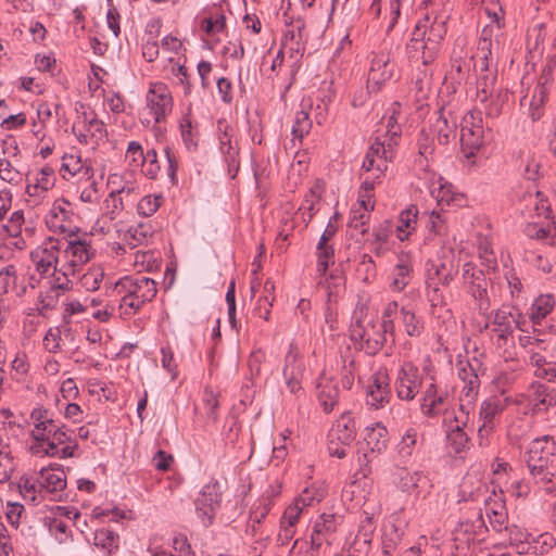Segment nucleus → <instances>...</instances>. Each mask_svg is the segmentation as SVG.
<instances>
[{
    "label": "nucleus",
    "mask_w": 556,
    "mask_h": 556,
    "mask_svg": "<svg viewBox=\"0 0 556 556\" xmlns=\"http://www.w3.org/2000/svg\"><path fill=\"white\" fill-rule=\"evenodd\" d=\"M46 525L49 533L59 542L66 543L72 539V531L68 525L60 518H47Z\"/></svg>",
    "instance_id": "63"
},
{
    "label": "nucleus",
    "mask_w": 556,
    "mask_h": 556,
    "mask_svg": "<svg viewBox=\"0 0 556 556\" xmlns=\"http://www.w3.org/2000/svg\"><path fill=\"white\" fill-rule=\"evenodd\" d=\"M485 514L490 520L492 528L501 532L507 523L508 514L505 502L503 500V493H496L492 491V495L484 500Z\"/></svg>",
    "instance_id": "28"
},
{
    "label": "nucleus",
    "mask_w": 556,
    "mask_h": 556,
    "mask_svg": "<svg viewBox=\"0 0 556 556\" xmlns=\"http://www.w3.org/2000/svg\"><path fill=\"white\" fill-rule=\"evenodd\" d=\"M328 438H334L342 445H351L356 438V425L354 418L349 412L342 413L340 418L333 425Z\"/></svg>",
    "instance_id": "34"
},
{
    "label": "nucleus",
    "mask_w": 556,
    "mask_h": 556,
    "mask_svg": "<svg viewBox=\"0 0 556 556\" xmlns=\"http://www.w3.org/2000/svg\"><path fill=\"white\" fill-rule=\"evenodd\" d=\"M484 144V126L481 112L470 110L460 123V146L466 159H473Z\"/></svg>",
    "instance_id": "6"
},
{
    "label": "nucleus",
    "mask_w": 556,
    "mask_h": 556,
    "mask_svg": "<svg viewBox=\"0 0 556 556\" xmlns=\"http://www.w3.org/2000/svg\"><path fill=\"white\" fill-rule=\"evenodd\" d=\"M418 218V208L416 205H409L403 210L399 216V223L396 226L397 238L401 241L408 239L410 233L415 230Z\"/></svg>",
    "instance_id": "44"
},
{
    "label": "nucleus",
    "mask_w": 556,
    "mask_h": 556,
    "mask_svg": "<svg viewBox=\"0 0 556 556\" xmlns=\"http://www.w3.org/2000/svg\"><path fill=\"white\" fill-rule=\"evenodd\" d=\"M305 372V364L299 346L291 342L285 355L282 375L288 390L295 395L303 392L302 380Z\"/></svg>",
    "instance_id": "17"
},
{
    "label": "nucleus",
    "mask_w": 556,
    "mask_h": 556,
    "mask_svg": "<svg viewBox=\"0 0 556 556\" xmlns=\"http://www.w3.org/2000/svg\"><path fill=\"white\" fill-rule=\"evenodd\" d=\"M337 530V518L333 514H323L314 522L311 545L318 549L325 542H329L330 535Z\"/></svg>",
    "instance_id": "31"
},
{
    "label": "nucleus",
    "mask_w": 556,
    "mask_h": 556,
    "mask_svg": "<svg viewBox=\"0 0 556 556\" xmlns=\"http://www.w3.org/2000/svg\"><path fill=\"white\" fill-rule=\"evenodd\" d=\"M72 131L78 142L90 144L92 148L108 137L105 124L97 117L94 112H83L78 116V122L74 123Z\"/></svg>",
    "instance_id": "13"
},
{
    "label": "nucleus",
    "mask_w": 556,
    "mask_h": 556,
    "mask_svg": "<svg viewBox=\"0 0 556 556\" xmlns=\"http://www.w3.org/2000/svg\"><path fill=\"white\" fill-rule=\"evenodd\" d=\"M375 530L376 522L374 521V516L364 511L361 516L357 532L353 542V545L356 546L357 551L369 547Z\"/></svg>",
    "instance_id": "40"
},
{
    "label": "nucleus",
    "mask_w": 556,
    "mask_h": 556,
    "mask_svg": "<svg viewBox=\"0 0 556 556\" xmlns=\"http://www.w3.org/2000/svg\"><path fill=\"white\" fill-rule=\"evenodd\" d=\"M532 481L546 493L556 492V442L549 435L534 439L526 453Z\"/></svg>",
    "instance_id": "1"
},
{
    "label": "nucleus",
    "mask_w": 556,
    "mask_h": 556,
    "mask_svg": "<svg viewBox=\"0 0 556 556\" xmlns=\"http://www.w3.org/2000/svg\"><path fill=\"white\" fill-rule=\"evenodd\" d=\"M425 387L426 372L420 371L413 362H404L394 381L396 396L402 401L410 402Z\"/></svg>",
    "instance_id": "8"
},
{
    "label": "nucleus",
    "mask_w": 556,
    "mask_h": 556,
    "mask_svg": "<svg viewBox=\"0 0 556 556\" xmlns=\"http://www.w3.org/2000/svg\"><path fill=\"white\" fill-rule=\"evenodd\" d=\"M270 510V503L265 502L252 510L247 522L245 534L255 539L256 544L263 547L267 546L269 534L263 530V521Z\"/></svg>",
    "instance_id": "27"
},
{
    "label": "nucleus",
    "mask_w": 556,
    "mask_h": 556,
    "mask_svg": "<svg viewBox=\"0 0 556 556\" xmlns=\"http://www.w3.org/2000/svg\"><path fill=\"white\" fill-rule=\"evenodd\" d=\"M509 92L507 89H498L494 92L484 105V112L488 117L496 118L501 116L505 105L508 103Z\"/></svg>",
    "instance_id": "53"
},
{
    "label": "nucleus",
    "mask_w": 556,
    "mask_h": 556,
    "mask_svg": "<svg viewBox=\"0 0 556 556\" xmlns=\"http://www.w3.org/2000/svg\"><path fill=\"white\" fill-rule=\"evenodd\" d=\"M448 16L445 13H427L415 25L410 38H418L420 42H430L435 35L437 47L442 48L447 31L446 22Z\"/></svg>",
    "instance_id": "16"
},
{
    "label": "nucleus",
    "mask_w": 556,
    "mask_h": 556,
    "mask_svg": "<svg viewBox=\"0 0 556 556\" xmlns=\"http://www.w3.org/2000/svg\"><path fill=\"white\" fill-rule=\"evenodd\" d=\"M491 340L504 361L513 362L516 359L517 352L514 334L491 336Z\"/></svg>",
    "instance_id": "57"
},
{
    "label": "nucleus",
    "mask_w": 556,
    "mask_h": 556,
    "mask_svg": "<svg viewBox=\"0 0 556 556\" xmlns=\"http://www.w3.org/2000/svg\"><path fill=\"white\" fill-rule=\"evenodd\" d=\"M93 544L105 556H110L119 548V535L113 530L102 528L94 532Z\"/></svg>",
    "instance_id": "43"
},
{
    "label": "nucleus",
    "mask_w": 556,
    "mask_h": 556,
    "mask_svg": "<svg viewBox=\"0 0 556 556\" xmlns=\"http://www.w3.org/2000/svg\"><path fill=\"white\" fill-rule=\"evenodd\" d=\"M340 397V390L331 380L321 379L317 384V399L326 414L333 410Z\"/></svg>",
    "instance_id": "38"
},
{
    "label": "nucleus",
    "mask_w": 556,
    "mask_h": 556,
    "mask_svg": "<svg viewBox=\"0 0 556 556\" xmlns=\"http://www.w3.org/2000/svg\"><path fill=\"white\" fill-rule=\"evenodd\" d=\"M364 441L370 453L380 454L387 448L388 430L384 426L376 424L365 429Z\"/></svg>",
    "instance_id": "42"
},
{
    "label": "nucleus",
    "mask_w": 556,
    "mask_h": 556,
    "mask_svg": "<svg viewBox=\"0 0 556 556\" xmlns=\"http://www.w3.org/2000/svg\"><path fill=\"white\" fill-rule=\"evenodd\" d=\"M222 488L217 480L205 484L194 501L195 514L204 527L213 523L216 511L222 503Z\"/></svg>",
    "instance_id": "14"
},
{
    "label": "nucleus",
    "mask_w": 556,
    "mask_h": 556,
    "mask_svg": "<svg viewBox=\"0 0 556 556\" xmlns=\"http://www.w3.org/2000/svg\"><path fill=\"white\" fill-rule=\"evenodd\" d=\"M38 472H26L22 475L17 482V488L25 501L33 504H39L45 498L43 489Z\"/></svg>",
    "instance_id": "32"
},
{
    "label": "nucleus",
    "mask_w": 556,
    "mask_h": 556,
    "mask_svg": "<svg viewBox=\"0 0 556 556\" xmlns=\"http://www.w3.org/2000/svg\"><path fill=\"white\" fill-rule=\"evenodd\" d=\"M418 38H410L405 46V54L408 61L413 64L420 65H432L438 59L441 51L440 47H437V38H433L430 42H420Z\"/></svg>",
    "instance_id": "22"
},
{
    "label": "nucleus",
    "mask_w": 556,
    "mask_h": 556,
    "mask_svg": "<svg viewBox=\"0 0 556 556\" xmlns=\"http://www.w3.org/2000/svg\"><path fill=\"white\" fill-rule=\"evenodd\" d=\"M403 531L394 523L384 526L382 532V548L384 554H391L402 542Z\"/></svg>",
    "instance_id": "61"
},
{
    "label": "nucleus",
    "mask_w": 556,
    "mask_h": 556,
    "mask_svg": "<svg viewBox=\"0 0 556 556\" xmlns=\"http://www.w3.org/2000/svg\"><path fill=\"white\" fill-rule=\"evenodd\" d=\"M556 545V540L552 533L544 532L529 540L523 555L542 556L547 554Z\"/></svg>",
    "instance_id": "49"
},
{
    "label": "nucleus",
    "mask_w": 556,
    "mask_h": 556,
    "mask_svg": "<svg viewBox=\"0 0 556 556\" xmlns=\"http://www.w3.org/2000/svg\"><path fill=\"white\" fill-rule=\"evenodd\" d=\"M153 235V227L150 223H139L130 227L124 235V242L131 249L143 244Z\"/></svg>",
    "instance_id": "48"
},
{
    "label": "nucleus",
    "mask_w": 556,
    "mask_h": 556,
    "mask_svg": "<svg viewBox=\"0 0 556 556\" xmlns=\"http://www.w3.org/2000/svg\"><path fill=\"white\" fill-rule=\"evenodd\" d=\"M400 321L408 337L419 338L425 331L422 318L418 317L413 309L406 306H402Z\"/></svg>",
    "instance_id": "46"
},
{
    "label": "nucleus",
    "mask_w": 556,
    "mask_h": 556,
    "mask_svg": "<svg viewBox=\"0 0 556 556\" xmlns=\"http://www.w3.org/2000/svg\"><path fill=\"white\" fill-rule=\"evenodd\" d=\"M476 522L462 521L453 531L451 555L473 556L479 543L483 540V519L481 514Z\"/></svg>",
    "instance_id": "7"
},
{
    "label": "nucleus",
    "mask_w": 556,
    "mask_h": 556,
    "mask_svg": "<svg viewBox=\"0 0 556 556\" xmlns=\"http://www.w3.org/2000/svg\"><path fill=\"white\" fill-rule=\"evenodd\" d=\"M472 59L473 56L469 55L464 45H459L458 42L455 45L450 60V75L451 78L458 85H460L467 79L471 68Z\"/></svg>",
    "instance_id": "29"
},
{
    "label": "nucleus",
    "mask_w": 556,
    "mask_h": 556,
    "mask_svg": "<svg viewBox=\"0 0 556 556\" xmlns=\"http://www.w3.org/2000/svg\"><path fill=\"white\" fill-rule=\"evenodd\" d=\"M147 109L155 123H160L172 112L173 98L165 84L153 85L147 93Z\"/></svg>",
    "instance_id": "19"
},
{
    "label": "nucleus",
    "mask_w": 556,
    "mask_h": 556,
    "mask_svg": "<svg viewBox=\"0 0 556 556\" xmlns=\"http://www.w3.org/2000/svg\"><path fill=\"white\" fill-rule=\"evenodd\" d=\"M412 270V265L406 261L396 264L392 270L390 288L395 292L403 291L409 283Z\"/></svg>",
    "instance_id": "55"
},
{
    "label": "nucleus",
    "mask_w": 556,
    "mask_h": 556,
    "mask_svg": "<svg viewBox=\"0 0 556 556\" xmlns=\"http://www.w3.org/2000/svg\"><path fill=\"white\" fill-rule=\"evenodd\" d=\"M443 426L448 455L464 459L471 446V439L465 431L467 420L454 416L453 419H444Z\"/></svg>",
    "instance_id": "12"
},
{
    "label": "nucleus",
    "mask_w": 556,
    "mask_h": 556,
    "mask_svg": "<svg viewBox=\"0 0 556 556\" xmlns=\"http://www.w3.org/2000/svg\"><path fill=\"white\" fill-rule=\"evenodd\" d=\"M395 63L389 53H378L371 59L367 78L368 92H377L381 86L393 76Z\"/></svg>",
    "instance_id": "20"
},
{
    "label": "nucleus",
    "mask_w": 556,
    "mask_h": 556,
    "mask_svg": "<svg viewBox=\"0 0 556 556\" xmlns=\"http://www.w3.org/2000/svg\"><path fill=\"white\" fill-rule=\"evenodd\" d=\"M462 279L464 289L475 300L478 309H489V283L484 271L480 269L475 263L466 262L462 267Z\"/></svg>",
    "instance_id": "10"
},
{
    "label": "nucleus",
    "mask_w": 556,
    "mask_h": 556,
    "mask_svg": "<svg viewBox=\"0 0 556 556\" xmlns=\"http://www.w3.org/2000/svg\"><path fill=\"white\" fill-rule=\"evenodd\" d=\"M530 388L533 394L536 395V400L533 403L534 413L546 410L548 406L556 403V395L547 392V387L544 384L533 382Z\"/></svg>",
    "instance_id": "58"
},
{
    "label": "nucleus",
    "mask_w": 556,
    "mask_h": 556,
    "mask_svg": "<svg viewBox=\"0 0 556 556\" xmlns=\"http://www.w3.org/2000/svg\"><path fill=\"white\" fill-rule=\"evenodd\" d=\"M45 498L62 501L66 488V475L61 466H50L38 471Z\"/></svg>",
    "instance_id": "21"
},
{
    "label": "nucleus",
    "mask_w": 556,
    "mask_h": 556,
    "mask_svg": "<svg viewBox=\"0 0 556 556\" xmlns=\"http://www.w3.org/2000/svg\"><path fill=\"white\" fill-rule=\"evenodd\" d=\"M55 185L54 169L50 166L42 167L35 176L34 180H29L25 188V193L29 198L33 205H38L46 198Z\"/></svg>",
    "instance_id": "23"
},
{
    "label": "nucleus",
    "mask_w": 556,
    "mask_h": 556,
    "mask_svg": "<svg viewBox=\"0 0 556 556\" xmlns=\"http://www.w3.org/2000/svg\"><path fill=\"white\" fill-rule=\"evenodd\" d=\"M458 376L464 383L459 395L467 397L469 401H477L480 390V379L472 365L469 362H460Z\"/></svg>",
    "instance_id": "35"
},
{
    "label": "nucleus",
    "mask_w": 556,
    "mask_h": 556,
    "mask_svg": "<svg viewBox=\"0 0 556 556\" xmlns=\"http://www.w3.org/2000/svg\"><path fill=\"white\" fill-rule=\"evenodd\" d=\"M503 530L508 532L509 545L515 548L517 554L523 555L532 534L516 525L506 526Z\"/></svg>",
    "instance_id": "54"
},
{
    "label": "nucleus",
    "mask_w": 556,
    "mask_h": 556,
    "mask_svg": "<svg viewBox=\"0 0 556 556\" xmlns=\"http://www.w3.org/2000/svg\"><path fill=\"white\" fill-rule=\"evenodd\" d=\"M317 249V271L320 276H324L329 266L334 264V249L329 242L321 244V240L318 241Z\"/></svg>",
    "instance_id": "62"
},
{
    "label": "nucleus",
    "mask_w": 556,
    "mask_h": 556,
    "mask_svg": "<svg viewBox=\"0 0 556 556\" xmlns=\"http://www.w3.org/2000/svg\"><path fill=\"white\" fill-rule=\"evenodd\" d=\"M391 397L390 378L387 370H378L372 375L371 383L368 386L366 402L368 405L380 408Z\"/></svg>",
    "instance_id": "25"
},
{
    "label": "nucleus",
    "mask_w": 556,
    "mask_h": 556,
    "mask_svg": "<svg viewBox=\"0 0 556 556\" xmlns=\"http://www.w3.org/2000/svg\"><path fill=\"white\" fill-rule=\"evenodd\" d=\"M368 197V201L362 199L358 201V206L353 207L350 213L349 227L359 230L362 235L368 231L367 224L370 218V211L374 210V203L370 204V195Z\"/></svg>",
    "instance_id": "39"
},
{
    "label": "nucleus",
    "mask_w": 556,
    "mask_h": 556,
    "mask_svg": "<svg viewBox=\"0 0 556 556\" xmlns=\"http://www.w3.org/2000/svg\"><path fill=\"white\" fill-rule=\"evenodd\" d=\"M114 292L121 298V316L129 318L156 296L157 283L147 276H125L115 283Z\"/></svg>",
    "instance_id": "2"
},
{
    "label": "nucleus",
    "mask_w": 556,
    "mask_h": 556,
    "mask_svg": "<svg viewBox=\"0 0 556 556\" xmlns=\"http://www.w3.org/2000/svg\"><path fill=\"white\" fill-rule=\"evenodd\" d=\"M502 50V34H494L491 25L484 26L477 45L475 66L479 70L497 68V58Z\"/></svg>",
    "instance_id": "11"
},
{
    "label": "nucleus",
    "mask_w": 556,
    "mask_h": 556,
    "mask_svg": "<svg viewBox=\"0 0 556 556\" xmlns=\"http://www.w3.org/2000/svg\"><path fill=\"white\" fill-rule=\"evenodd\" d=\"M555 300L552 294L539 295L531 305L530 318L534 325L540 324L554 308Z\"/></svg>",
    "instance_id": "52"
},
{
    "label": "nucleus",
    "mask_w": 556,
    "mask_h": 556,
    "mask_svg": "<svg viewBox=\"0 0 556 556\" xmlns=\"http://www.w3.org/2000/svg\"><path fill=\"white\" fill-rule=\"evenodd\" d=\"M426 387L421 391L420 412L427 418H438L447 412L448 392L437 383L431 366H425Z\"/></svg>",
    "instance_id": "4"
},
{
    "label": "nucleus",
    "mask_w": 556,
    "mask_h": 556,
    "mask_svg": "<svg viewBox=\"0 0 556 556\" xmlns=\"http://www.w3.org/2000/svg\"><path fill=\"white\" fill-rule=\"evenodd\" d=\"M60 251L61 241L50 237L41 245H38L30 252V260L41 278L56 274Z\"/></svg>",
    "instance_id": "15"
},
{
    "label": "nucleus",
    "mask_w": 556,
    "mask_h": 556,
    "mask_svg": "<svg viewBox=\"0 0 556 556\" xmlns=\"http://www.w3.org/2000/svg\"><path fill=\"white\" fill-rule=\"evenodd\" d=\"M527 319L517 306L503 304L491 312L484 328L491 336L514 334L515 330L527 331Z\"/></svg>",
    "instance_id": "5"
},
{
    "label": "nucleus",
    "mask_w": 556,
    "mask_h": 556,
    "mask_svg": "<svg viewBox=\"0 0 556 556\" xmlns=\"http://www.w3.org/2000/svg\"><path fill=\"white\" fill-rule=\"evenodd\" d=\"M29 421L33 425L30 430V438H35L37 434L42 433L43 430L55 427V424L61 422L54 419V413L42 405L35 406L29 414Z\"/></svg>",
    "instance_id": "37"
},
{
    "label": "nucleus",
    "mask_w": 556,
    "mask_h": 556,
    "mask_svg": "<svg viewBox=\"0 0 556 556\" xmlns=\"http://www.w3.org/2000/svg\"><path fill=\"white\" fill-rule=\"evenodd\" d=\"M342 24L346 28V35L344 39L350 36V30L354 27L355 23L361 17V8L357 0H345L341 9Z\"/></svg>",
    "instance_id": "60"
},
{
    "label": "nucleus",
    "mask_w": 556,
    "mask_h": 556,
    "mask_svg": "<svg viewBox=\"0 0 556 556\" xmlns=\"http://www.w3.org/2000/svg\"><path fill=\"white\" fill-rule=\"evenodd\" d=\"M312 125L313 123L309 118L308 112L305 110L298 111L294 115L291 127L292 140H299L301 142L302 139L309 134Z\"/></svg>",
    "instance_id": "59"
},
{
    "label": "nucleus",
    "mask_w": 556,
    "mask_h": 556,
    "mask_svg": "<svg viewBox=\"0 0 556 556\" xmlns=\"http://www.w3.org/2000/svg\"><path fill=\"white\" fill-rule=\"evenodd\" d=\"M73 434L63 422L55 424V427H50L31 439L29 452L39 457H73L77 448Z\"/></svg>",
    "instance_id": "3"
},
{
    "label": "nucleus",
    "mask_w": 556,
    "mask_h": 556,
    "mask_svg": "<svg viewBox=\"0 0 556 556\" xmlns=\"http://www.w3.org/2000/svg\"><path fill=\"white\" fill-rule=\"evenodd\" d=\"M226 28V17L220 9L201 22V29L208 36L222 33Z\"/></svg>",
    "instance_id": "64"
},
{
    "label": "nucleus",
    "mask_w": 556,
    "mask_h": 556,
    "mask_svg": "<svg viewBox=\"0 0 556 556\" xmlns=\"http://www.w3.org/2000/svg\"><path fill=\"white\" fill-rule=\"evenodd\" d=\"M350 338L355 344H358L359 350L370 356L377 355L388 341L378 329L376 321L364 324L361 319H356L351 325Z\"/></svg>",
    "instance_id": "9"
},
{
    "label": "nucleus",
    "mask_w": 556,
    "mask_h": 556,
    "mask_svg": "<svg viewBox=\"0 0 556 556\" xmlns=\"http://www.w3.org/2000/svg\"><path fill=\"white\" fill-rule=\"evenodd\" d=\"M305 25L303 21H298V39L292 42L281 43L280 50L283 53H289L290 59L293 60V63H298L300 59L303 56L305 51V42L307 36L304 34Z\"/></svg>",
    "instance_id": "50"
},
{
    "label": "nucleus",
    "mask_w": 556,
    "mask_h": 556,
    "mask_svg": "<svg viewBox=\"0 0 556 556\" xmlns=\"http://www.w3.org/2000/svg\"><path fill=\"white\" fill-rule=\"evenodd\" d=\"M437 113L438 117L430 127V134L437 137L440 144L445 146L455 138L458 118L447 106H441Z\"/></svg>",
    "instance_id": "24"
},
{
    "label": "nucleus",
    "mask_w": 556,
    "mask_h": 556,
    "mask_svg": "<svg viewBox=\"0 0 556 556\" xmlns=\"http://www.w3.org/2000/svg\"><path fill=\"white\" fill-rule=\"evenodd\" d=\"M327 495V488L323 483L313 482L311 485L303 489V491L294 498L304 509L321 502Z\"/></svg>",
    "instance_id": "47"
},
{
    "label": "nucleus",
    "mask_w": 556,
    "mask_h": 556,
    "mask_svg": "<svg viewBox=\"0 0 556 556\" xmlns=\"http://www.w3.org/2000/svg\"><path fill=\"white\" fill-rule=\"evenodd\" d=\"M400 104L397 102L393 103L392 108L389 110L391 114L382 117L380 125L377 129H381L380 136L384 137L389 141L397 143V139L402 134V127L399 124L397 115Z\"/></svg>",
    "instance_id": "41"
},
{
    "label": "nucleus",
    "mask_w": 556,
    "mask_h": 556,
    "mask_svg": "<svg viewBox=\"0 0 556 556\" xmlns=\"http://www.w3.org/2000/svg\"><path fill=\"white\" fill-rule=\"evenodd\" d=\"M418 443V430L415 427H409L403 433L401 441L396 446L397 456L407 462L414 454Z\"/></svg>",
    "instance_id": "51"
},
{
    "label": "nucleus",
    "mask_w": 556,
    "mask_h": 556,
    "mask_svg": "<svg viewBox=\"0 0 556 556\" xmlns=\"http://www.w3.org/2000/svg\"><path fill=\"white\" fill-rule=\"evenodd\" d=\"M511 399L503 395H491L483 400L479 409V420L485 424V429L489 425L496 427L500 422L501 416L510 404Z\"/></svg>",
    "instance_id": "26"
},
{
    "label": "nucleus",
    "mask_w": 556,
    "mask_h": 556,
    "mask_svg": "<svg viewBox=\"0 0 556 556\" xmlns=\"http://www.w3.org/2000/svg\"><path fill=\"white\" fill-rule=\"evenodd\" d=\"M477 78V101L480 103L488 102L490 97L496 92L497 87V68L479 70Z\"/></svg>",
    "instance_id": "36"
},
{
    "label": "nucleus",
    "mask_w": 556,
    "mask_h": 556,
    "mask_svg": "<svg viewBox=\"0 0 556 556\" xmlns=\"http://www.w3.org/2000/svg\"><path fill=\"white\" fill-rule=\"evenodd\" d=\"M381 129L376 130V137L371 142L369 149H375L374 157L377 162V178H380L388 168V162L393 157L394 142L389 141L384 137L380 136Z\"/></svg>",
    "instance_id": "33"
},
{
    "label": "nucleus",
    "mask_w": 556,
    "mask_h": 556,
    "mask_svg": "<svg viewBox=\"0 0 556 556\" xmlns=\"http://www.w3.org/2000/svg\"><path fill=\"white\" fill-rule=\"evenodd\" d=\"M94 254L89 241L86 239L74 238L66 242L63 250L65 263L63 270L67 274H76L83 265L88 263Z\"/></svg>",
    "instance_id": "18"
},
{
    "label": "nucleus",
    "mask_w": 556,
    "mask_h": 556,
    "mask_svg": "<svg viewBox=\"0 0 556 556\" xmlns=\"http://www.w3.org/2000/svg\"><path fill=\"white\" fill-rule=\"evenodd\" d=\"M324 190V182L317 179L304 195L303 203L300 206L299 211L302 212L303 216L307 215V223L311 222L312 218L314 217L316 213L315 205L318 204V202L320 201Z\"/></svg>",
    "instance_id": "45"
},
{
    "label": "nucleus",
    "mask_w": 556,
    "mask_h": 556,
    "mask_svg": "<svg viewBox=\"0 0 556 556\" xmlns=\"http://www.w3.org/2000/svg\"><path fill=\"white\" fill-rule=\"evenodd\" d=\"M73 215L72 204L63 198L56 199L46 216V224L52 229L65 231L72 223Z\"/></svg>",
    "instance_id": "30"
},
{
    "label": "nucleus",
    "mask_w": 556,
    "mask_h": 556,
    "mask_svg": "<svg viewBox=\"0 0 556 556\" xmlns=\"http://www.w3.org/2000/svg\"><path fill=\"white\" fill-rule=\"evenodd\" d=\"M417 74L413 80L414 89L419 99L426 98L431 88L433 71L431 65L417 66Z\"/></svg>",
    "instance_id": "56"
}]
</instances>
